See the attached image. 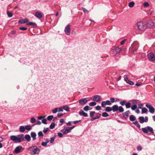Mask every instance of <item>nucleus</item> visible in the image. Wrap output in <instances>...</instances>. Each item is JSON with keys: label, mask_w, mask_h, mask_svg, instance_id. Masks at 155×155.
Here are the masks:
<instances>
[{"label": "nucleus", "mask_w": 155, "mask_h": 155, "mask_svg": "<svg viewBox=\"0 0 155 155\" xmlns=\"http://www.w3.org/2000/svg\"><path fill=\"white\" fill-rule=\"evenodd\" d=\"M10 139L15 143H20L24 140V135L21 134L16 136L12 135L10 136Z\"/></svg>", "instance_id": "1"}, {"label": "nucleus", "mask_w": 155, "mask_h": 155, "mask_svg": "<svg viewBox=\"0 0 155 155\" xmlns=\"http://www.w3.org/2000/svg\"><path fill=\"white\" fill-rule=\"evenodd\" d=\"M28 150H33L31 153V155L38 154L40 152V150L37 147V146H33L29 148Z\"/></svg>", "instance_id": "2"}, {"label": "nucleus", "mask_w": 155, "mask_h": 155, "mask_svg": "<svg viewBox=\"0 0 155 155\" xmlns=\"http://www.w3.org/2000/svg\"><path fill=\"white\" fill-rule=\"evenodd\" d=\"M137 26L138 29L141 31H143L146 29V26L145 24L142 22L137 23Z\"/></svg>", "instance_id": "3"}, {"label": "nucleus", "mask_w": 155, "mask_h": 155, "mask_svg": "<svg viewBox=\"0 0 155 155\" xmlns=\"http://www.w3.org/2000/svg\"><path fill=\"white\" fill-rule=\"evenodd\" d=\"M55 137H53L50 138V140L47 139L45 142H42L41 145H47V144L50 142L51 143H52L54 141Z\"/></svg>", "instance_id": "4"}, {"label": "nucleus", "mask_w": 155, "mask_h": 155, "mask_svg": "<svg viewBox=\"0 0 155 155\" xmlns=\"http://www.w3.org/2000/svg\"><path fill=\"white\" fill-rule=\"evenodd\" d=\"M121 50V48L118 47H116L115 49H113L112 51V53L113 55H115L119 53Z\"/></svg>", "instance_id": "5"}, {"label": "nucleus", "mask_w": 155, "mask_h": 155, "mask_svg": "<svg viewBox=\"0 0 155 155\" xmlns=\"http://www.w3.org/2000/svg\"><path fill=\"white\" fill-rule=\"evenodd\" d=\"M71 130L70 127H64L63 129L61 130V131L64 134H66L70 132Z\"/></svg>", "instance_id": "6"}, {"label": "nucleus", "mask_w": 155, "mask_h": 155, "mask_svg": "<svg viewBox=\"0 0 155 155\" xmlns=\"http://www.w3.org/2000/svg\"><path fill=\"white\" fill-rule=\"evenodd\" d=\"M24 150V148H23L21 146H18L15 149L14 151L16 153H18L22 152Z\"/></svg>", "instance_id": "7"}, {"label": "nucleus", "mask_w": 155, "mask_h": 155, "mask_svg": "<svg viewBox=\"0 0 155 155\" xmlns=\"http://www.w3.org/2000/svg\"><path fill=\"white\" fill-rule=\"evenodd\" d=\"M111 104V102L110 101L107 100L106 101H102L101 103V105L102 107L105 108L106 105H110Z\"/></svg>", "instance_id": "8"}, {"label": "nucleus", "mask_w": 155, "mask_h": 155, "mask_svg": "<svg viewBox=\"0 0 155 155\" xmlns=\"http://www.w3.org/2000/svg\"><path fill=\"white\" fill-rule=\"evenodd\" d=\"M148 58L149 60L151 61H154L155 60V55L152 53H150L149 54L147 55Z\"/></svg>", "instance_id": "9"}, {"label": "nucleus", "mask_w": 155, "mask_h": 155, "mask_svg": "<svg viewBox=\"0 0 155 155\" xmlns=\"http://www.w3.org/2000/svg\"><path fill=\"white\" fill-rule=\"evenodd\" d=\"M146 106L149 109V111L151 113L153 114L154 112L155 109L152 105L147 104Z\"/></svg>", "instance_id": "10"}, {"label": "nucleus", "mask_w": 155, "mask_h": 155, "mask_svg": "<svg viewBox=\"0 0 155 155\" xmlns=\"http://www.w3.org/2000/svg\"><path fill=\"white\" fill-rule=\"evenodd\" d=\"M64 32L67 35H69L70 33V27L69 25H68L65 28Z\"/></svg>", "instance_id": "11"}, {"label": "nucleus", "mask_w": 155, "mask_h": 155, "mask_svg": "<svg viewBox=\"0 0 155 155\" xmlns=\"http://www.w3.org/2000/svg\"><path fill=\"white\" fill-rule=\"evenodd\" d=\"M87 102V100L86 98L81 99L79 101V104L81 105H84L86 104Z\"/></svg>", "instance_id": "12"}, {"label": "nucleus", "mask_w": 155, "mask_h": 155, "mask_svg": "<svg viewBox=\"0 0 155 155\" xmlns=\"http://www.w3.org/2000/svg\"><path fill=\"white\" fill-rule=\"evenodd\" d=\"M145 25L146 26V28H150L153 26L154 24L152 21H147V23Z\"/></svg>", "instance_id": "13"}, {"label": "nucleus", "mask_w": 155, "mask_h": 155, "mask_svg": "<svg viewBox=\"0 0 155 155\" xmlns=\"http://www.w3.org/2000/svg\"><path fill=\"white\" fill-rule=\"evenodd\" d=\"M101 98V97L99 95H97L94 97L93 100L98 102L100 101Z\"/></svg>", "instance_id": "14"}, {"label": "nucleus", "mask_w": 155, "mask_h": 155, "mask_svg": "<svg viewBox=\"0 0 155 155\" xmlns=\"http://www.w3.org/2000/svg\"><path fill=\"white\" fill-rule=\"evenodd\" d=\"M124 80L127 82V83L128 84L130 85H133L134 84V82L129 80L127 77L124 78Z\"/></svg>", "instance_id": "15"}, {"label": "nucleus", "mask_w": 155, "mask_h": 155, "mask_svg": "<svg viewBox=\"0 0 155 155\" xmlns=\"http://www.w3.org/2000/svg\"><path fill=\"white\" fill-rule=\"evenodd\" d=\"M112 109L113 112L117 111L118 109V107L117 105H114L112 106Z\"/></svg>", "instance_id": "16"}, {"label": "nucleus", "mask_w": 155, "mask_h": 155, "mask_svg": "<svg viewBox=\"0 0 155 155\" xmlns=\"http://www.w3.org/2000/svg\"><path fill=\"white\" fill-rule=\"evenodd\" d=\"M79 114L81 116H83L85 117H87L88 116L87 114L86 113H85L82 110H81L80 111H79Z\"/></svg>", "instance_id": "17"}, {"label": "nucleus", "mask_w": 155, "mask_h": 155, "mask_svg": "<svg viewBox=\"0 0 155 155\" xmlns=\"http://www.w3.org/2000/svg\"><path fill=\"white\" fill-rule=\"evenodd\" d=\"M35 16L37 18L39 19L41 18L42 16V14L38 12L35 13Z\"/></svg>", "instance_id": "18"}, {"label": "nucleus", "mask_w": 155, "mask_h": 155, "mask_svg": "<svg viewBox=\"0 0 155 155\" xmlns=\"http://www.w3.org/2000/svg\"><path fill=\"white\" fill-rule=\"evenodd\" d=\"M130 113V111L129 110H127L123 114V117L125 118L126 119L128 118Z\"/></svg>", "instance_id": "19"}, {"label": "nucleus", "mask_w": 155, "mask_h": 155, "mask_svg": "<svg viewBox=\"0 0 155 155\" xmlns=\"http://www.w3.org/2000/svg\"><path fill=\"white\" fill-rule=\"evenodd\" d=\"M31 137L33 138V140H35L36 139V134L35 132H32L31 134Z\"/></svg>", "instance_id": "20"}, {"label": "nucleus", "mask_w": 155, "mask_h": 155, "mask_svg": "<svg viewBox=\"0 0 155 155\" xmlns=\"http://www.w3.org/2000/svg\"><path fill=\"white\" fill-rule=\"evenodd\" d=\"M26 24L28 25H31L33 26L34 27L37 26V25L35 23H34L32 22H28Z\"/></svg>", "instance_id": "21"}, {"label": "nucleus", "mask_w": 155, "mask_h": 155, "mask_svg": "<svg viewBox=\"0 0 155 155\" xmlns=\"http://www.w3.org/2000/svg\"><path fill=\"white\" fill-rule=\"evenodd\" d=\"M19 130L21 132H24L25 130V127L23 126H21L19 127Z\"/></svg>", "instance_id": "22"}, {"label": "nucleus", "mask_w": 155, "mask_h": 155, "mask_svg": "<svg viewBox=\"0 0 155 155\" xmlns=\"http://www.w3.org/2000/svg\"><path fill=\"white\" fill-rule=\"evenodd\" d=\"M24 139L25 138L28 142H30L31 140V137L29 135H26L24 137Z\"/></svg>", "instance_id": "23"}, {"label": "nucleus", "mask_w": 155, "mask_h": 155, "mask_svg": "<svg viewBox=\"0 0 155 155\" xmlns=\"http://www.w3.org/2000/svg\"><path fill=\"white\" fill-rule=\"evenodd\" d=\"M92 109V107H90L89 106L87 105L84 107L83 109L85 111H87L89 110Z\"/></svg>", "instance_id": "24"}, {"label": "nucleus", "mask_w": 155, "mask_h": 155, "mask_svg": "<svg viewBox=\"0 0 155 155\" xmlns=\"http://www.w3.org/2000/svg\"><path fill=\"white\" fill-rule=\"evenodd\" d=\"M28 20L27 19H21L19 21V22L21 24H24L27 22L28 21Z\"/></svg>", "instance_id": "25"}, {"label": "nucleus", "mask_w": 155, "mask_h": 155, "mask_svg": "<svg viewBox=\"0 0 155 155\" xmlns=\"http://www.w3.org/2000/svg\"><path fill=\"white\" fill-rule=\"evenodd\" d=\"M138 119L140 120V122L141 124H143L144 122V119L143 117H139Z\"/></svg>", "instance_id": "26"}, {"label": "nucleus", "mask_w": 155, "mask_h": 155, "mask_svg": "<svg viewBox=\"0 0 155 155\" xmlns=\"http://www.w3.org/2000/svg\"><path fill=\"white\" fill-rule=\"evenodd\" d=\"M105 110L106 112H109L112 111V107H105Z\"/></svg>", "instance_id": "27"}, {"label": "nucleus", "mask_w": 155, "mask_h": 155, "mask_svg": "<svg viewBox=\"0 0 155 155\" xmlns=\"http://www.w3.org/2000/svg\"><path fill=\"white\" fill-rule=\"evenodd\" d=\"M147 128L148 129V131H150L152 134L154 133V132L153 131V129L151 127L149 126H147Z\"/></svg>", "instance_id": "28"}, {"label": "nucleus", "mask_w": 155, "mask_h": 155, "mask_svg": "<svg viewBox=\"0 0 155 155\" xmlns=\"http://www.w3.org/2000/svg\"><path fill=\"white\" fill-rule=\"evenodd\" d=\"M129 119L130 120L133 121L136 120V118L133 115H131L130 116Z\"/></svg>", "instance_id": "29"}, {"label": "nucleus", "mask_w": 155, "mask_h": 155, "mask_svg": "<svg viewBox=\"0 0 155 155\" xmlns=\"http://www.w3.org/2000/svg\"><path fill=\"white\" fill-rule=\"evenodd\" d=\"M148 111L147 109L145 107H143L142 108V113H147Z\"/></svg>", "instance_id": "30"}, {"label": "nucleus", "mask_w": 155, "mask_h": 155, "mask_svg": "<svg viewBox=\"0 0 155 155\" xmlns=\"http://www.w3.org/2000/svg\"><path fill=\"white\" fill-rule=\"evenodd\" d=\"M25 127V130L28 131L30 130L31 129V127L30 125H26Z\"/></svg>", "instance_id": "31"}, {"label": "nucleus", "mask_w": 155, "mask_h": 155, "mask_svg": "<svg viewBox=\"0 0 155 155\" xmlns=\"http://www.w3.org/2000/svg\"><path fill=\"white\" fill-rule=\"evenodd\" d=\"M63 109L64 110L67 111H69V107L68 105H64L63 106Z\"/></svg>", "instance_id": "32"}, {"label": "nucleus", "mask_w": 155, "mask_h": 155, "mask_svg": "<svg viewBox=\"0 0 155 155\" xmlns=\"http://www.w3.org/2000/svg\"><path fill=\"white\" fill-rule=\"evenodd\" d=\"M142 130L144 133L147 134L148 132V129L146 128H142Z\"/></svg>", "instance_id": "33"}, {"label": "nucleus", "mask_w": 155, "mask_h": 155, "mask_svg": "<svg viewBox=\"0 0 155 155\" xmlns=\"http://www.w3.org/2000/svg\"><path fill=\"white\" fill-rule=\"evenodd\" d=\"M131 104L130 102H127L125 104L126 107V108H128L131 107Z\"/></svg>", "instance_id": "34"}, {"label": "nucleus", "mask_w": 155, "mask_h": 155, "mask_svg": "<svg viewBox=\"0 0 155 155\" xmlns=\"http://www.w3.org/2000/svg\"><path fill=\"white\" fill-rule=\"evenodd\" d=\"M134 2H131L129 3L128 6L130 7H132L134 6Z\"/></svg>", "instance_id": "35"}, {"label": "nucleus", "mask_w": 155, "mask_h": 155, "mask_svg": "<svg viewBox=\"0 0 155 155\" xmlns=\"http://www.w3.org/2000/svg\"><path fill=\"white\" fill-rule=\"evenodd\" d=\"M109 116V114L107 113L104 112L102 114V116L103 117H107Z\"/></svg>", "instance_id": "36"}, {"label": "nucleus", "mask_w": 155, "mask_h": 155, "mask_svg": "<svg viewBox=\"0 0 155 155\" xmlns=\"http://www.w3.org/2000/svg\"><path fill=\"white\" fill-rule=\"evenodd\" d=\"M137 106L136 104H134L131 107V109L133 110H135L137 108Z\"/></svg>", "instance_id": "37"}, {"label": "nucleus", "mask_w": 155, "mask_h": 155, "mask_svg": "<svg viewBox=\"0 0 155 155\" xmlns=\"http://www.w3.org/2000/svg\"><path fill=\"white\" fill-rule=\"evenodd\" d=\"M118 110L120 112H122L124 111V109L123 107L121 106H120L118 107Z\"/></svg>", "instance_id": "38"}, {"label": "nucleus", "mask_w": 155, "mask_h": 155, "mask_svg": "<svg viewBox=\"0 0 155 155\" xmlns=\"http://www.w3.org/2000/svg\"><path fill=\"white\" fill-rule=\"evenodd\" d=\"M126 102L127 101L126 100H124L120 101V104L121 105L124 106V105H125Z\"/></svg>", "instance_id": "39"}, {"label": "nucleus", "mask_w": 155, "mask_h": 155, "mask_svg": "<svg viewBox=\"0 0 155 155\" xmlns=\"http://www.w3.org/2000/svg\"><path fill=\"white\" fill-rule=\"evenodd\" d=\"M138 101V100L137 99H133L131 100L132 104H136L137 103Z\"/></svg>", "instance_id": "40"}, {"label": "nucleus", "mask_w": 155, "mask_h": 155, "mask_svg": "<svg viewBox=\"0 0 155 155\" xmlns=\"http://www.w3.org/2000/svg\"><path fill=\"white\" fill-rule=\"evenodd\" d=\"M36 121V119L34 117H32L31 119V122L32 124L35 123Z\"/></svg>", "instance_id": "41"}, {"label": "nucleus", "mask_w": 155, "mask_h": 155, "mask_svg": "<svg viewBox=\"0 0 155 155\" xmlns=\"http://www.w3.org/2000/svg\"><path fill=\"white\" fill-rule=\"evenodd\" d=\"M54 117L53 115H50L47 117V120H48L50 121Z\"/></svg>", "instance_id": "42"}, {"label": "nucleus", "mask_w": 155, "mask_h": 155, "mask_svg": "<svg viewBox=\"0 0 155 155\" xmlns=\"http://www.w3.org/2000/svg\"><path fill=\"white\" fill-rule=\"evenodd\" d=\"M55 124L54 123H52L50 125L49 127L51 129H53L55 127Z\"/></svg>", "instance_id": "43"}, {"label": "nucleus", "mask_w": 155, "mask_h": 155, "mask_svg": "<svg viewBox=\"0 0 155 155\" xmlns=\"http://www.w3.org/2000/svg\"><path fill=\"white\" fill-rule=\"evenodd\" d=\"M7 14L8 15V17H11L13 16V14L12 13L10 12H9L8 11L7 12Z\"/></svg>", "instance_id": "44"}, {"label": "nucleus", "mask_w": 155, "mask_h": 155, "mask_svg": "<svg viewBox=\"0 0 155 155\" xmlns=\"http://www.w3.org/2000/svg\"><path fill=\"white\" fill-rule=\"evenodd\" d=\"M95 113V112L94 111H91L90 112V116L91 117H92L94 116V114Z\"/></svg>", "instance_id": "45"}, {"label": "nucleus", "mask_w": 155, "mask_h": 155, "mask_svg": "<svg viewBox=\"0 0 155 155\" xmlns=\"http://www.w3.org/2000/svg\"><path fill=\"white\" fill-rule=\"evenodd\" d=\"M96 103L95 102H92L89 104V105L91 106H94L96 105Z\"/></svg>", "instance_id": "46"}, {"label": "nucleus", "mask_w": 155, "mask_h": 155, "mask_svg": "<svg viewBox=\"0 0 155 155\" xmlns=\"http://www.w3.org/2000/svg\"><path fill=\"white\" fill-rule=\"evenodd\" d=\"M38 136L39 137H42L43 136V134L42 131H40L38 133Z\"/></svg>", "instance_id": "47"}, {"label": "nucleus", "mask_w": 155, "mask_h": 155, "mask_svg": "<svg viewBox=\"0 0 155 155\" xmlns=\"http://www.w3.org/2000/svg\"><path fill=\"white\" fill-rule=\"evenodd\" d=\"M58 111V108H55L52 110V112L53 113H55Z\"/></svg>", "instance_id": "48"}, {"label": "nucleus", "mask_w": 155, "mask_h": 155, "mask_svg": "<svg viewBox=\"0 0 155 155\" xmlns=\"http://www.w3.org/2000/svg\"><path fill=\"white\" fill-rule=\"evenodd\" d=\"M41 121H42V123H43V124H47V123H46L47 120L46 119H43Z\"/></svg>", "instance_id": "49"}, {"label": "nucleus", "mask_w": 155, "mask_h": 155, "mask_svg": "<svg viewBox=\"0 0 155 155\" xmlns=\"http://www.w3.org/2000/svg\"><path fill=\"white\" fill-rule=\"evenodd\" d=\"M96 114L97 116L95 117L96 119L99 118L101 116V114H100L98 113Z\"/></svg>", "instance_id": "50"}, {"label": "nucleus", "mask_w": 155, "mask_h": 155, "mask_svg": "<svg viewBox=\"0 0 155 155\" xmlns=\"http://www.w3.org/2000/svg\"><path fill=\"white\" fill-rule=\"evenodd\" d=\"M48 130V128H44L43 130V132L44 133H46Z\"/></svg>", "instance_id": "51"}, {"label": "nucleus", "mask_w": 155, "mask_h": 155, "mask_svg": "<svg viewBox=\"0 0 155 155\" xmlns=\"http://www.w3.org/2000/svg\"><path fill=\"white\" fill-rule=\"evenodd\" d=\"M82 9L84 12L87 13H88V11L84 7L82 8Z\"/></svg>", "instance_id": "52"}, {"label": "nucleus", "mask_w": 155, "mask_h": 155, "mask_svg": "<svg viewBox=\"0 0 155 155\" xmlns=\"http://www.w3.org/2000/svg\"><path fill=\"white\" fill-rule=\"evenodd\" d=\"M143 6L145 7H147L149 6V4L148 2H144L143 3Z\"/></svg>", "instance_id": "53"}, {"label": "nucleus", "mask_w": 155, "mask_h": 155, "mask_svg": "<svg viewBox=\"0 0 155 155\" xmlns=\"http://www.w3.org/2000/svg\"><path fill=\"white\" fill-rule=\"evenodd\" d=\"M27 28L24 27H20L19 28L20 30H23V31L26 30H27Z\"/></svg>", "instance_id": "54"}, {"label": "nucleus", "mask_w": 155, "mask_h": 155, "mask_svg": "<svg viewBox=\"0 0 155 155\" xmlns=\"http://www.w3.org/2000/svg\"><path fill=\"white\" fill-rule=\"evenodd\" d=\"M58 136L60 137H62L63 136V134L61 133L58 132Z\"/></svg>", "instance_id": "55"}, {"label": "nucleus", "mask_w": 155, "mask_h": 155, "mask_svg": "<svg viewBox=\"0 0 155 155\" xmlns=\"http://www.w3.org/2000/svg\"><path fill=\"white\" fill-rule=\"evenodd\" d=\"M110 101L111 102V103H113L115 101V98H111L110 99Z\"/></svg>", "instance_id": "56"}, {"label": "nucleus", "mask_w": 155, "mask_h": 155, "mask_svg": "<svg viewBox=\"0 0 155 155\" xmlns=\"http://www.w3.org/2000/svg\"><path fill=\"white\" fill-rule=\"evenodd\" d=\"M96 109L97 110H99L101 109V107L100 106L98 105L96 107Z\"/></svg>", "instance_id": "57"}, {"label": "nucleus", "mask_w": 155, "mask_h": 155, "mask_svg": "<svg viewBox=\"0 0 155 155\" xmlns=\"http://www.w3.org/2000/svg\"><path fill=\"white\" fill-rule=\"evenodd\" d=\"M63 110V107H60L58 110V112H62Z\"/></svg>", "instance_id": "58"}, {"label": "nucleus", "mask_w": 155, "mask_h": 155, "mask_svg": "<svg viewBox=\"0 0 155 155\" xmlns=\"http://www.w3.org/2000/svg\"><path fill=\"white\" fill-rule=\"evenodd\" d=\"M63 115V114L61 113H58L57 114V117L58 118H60Z\"/></svg>", "instance_id": "59"}, {"label": "nucleus", "mask_w": 155, "mask_h": 155, "mask_svg": "<svg viewBox=\"0 0 155 155\" xmlns=\"http://www.w3.org/2000/svg\"><path fill=\"white\" fill-rule=\"evenodd\" d=\"M126 41V39H124L122 41L120 42V45H122L123 44H124V43Z\"/></svg>", "instance_id": "60"}, {"label": "nucleus", "mask_w": 155, "mask_h": 155, "mask_svg": "<svg viewBox=\"0 0 155 155\" xmlns=\"http://www.w3.org/2000/svg\"><path fill=\"white\" fill-rule=\"evenodd\" d=\"M45 117V116H40L38 117V119L39 120H41L42 119V118H44Z\"/></svg>", "instance_id": "61"}, {"label": "nucleus", "mask_w": 155, "mask_h": 155, "mask_svg": "<svg viewBox=\"0 0 155 155\" xmlns=\"http://www.w3.org/2000/svg\"><path fill=\"white\" fill-rule=\"evenodd\" d=\"M148 121V118L147 116L145 117V120H144V122H147Z\"/></svg>", "instance_id": "62"}, {"label": "nucleus", "mask_w": 155, "mask_h": 155, "mask_svg": "<svg viewBox=\"0 0 155 155\" xmlns=\"http://www.w3.org/2000/svg\"><path fill=\"white\" fill-rule=\"evenodd\" d=\"M137 149L138 150H142V147L140 146H138L137 147Z\"/></svg>", "instance_id": "63"}, {"label": "nucleus", "mask_w": 155, "mask_h": 155, "mask_svg": "<svg viewBox=\"0 0 155 155\" xmlns=\"http://www.w3.org/2000/svg\"><path fill=\"white\" fill-rule=\"evenodd\" d=\"M143 106V104H140L138 105V107L139 108L141 109L142 108V107Z\"/></svg>", "instance_id": "64"}]
</instances>
